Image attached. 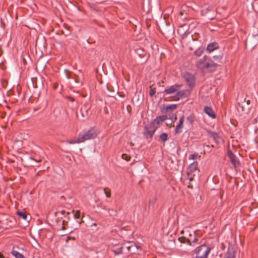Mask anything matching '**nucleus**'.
Returning a JSON list of instances; mask_svg holds the SVG:
<instances>
[{"mask_svg": "<svg viewBox=\"0 0 258 258\" xmlns=\"http://www.w3.org/2000/svg\"><path fill=\"white\" fill-rule=\"evenodd\" d=\"M184 120V116L182 115L179 119V123L176 125V128L175 129V133L176 134H179L182 132L181 128L183 127V123Z\"/></svg>", "mask_w": 258, "mask_h": 258, "instance_id": "4468645a", "label": "nucleus"}, {"mask_svg": "<svg viewBox=\"0 0 258 258\" xmlns=\"http://www.w3.org/2000/svg\"><path fill=\"white\" fill-rule=\"evenodd\" d=\"M68 100L72 102H73L75 101V99L72 97H70V96L68 97Z\"/></svg>", "mask_w": 258, "mask_h": 258, "instance_id": "58836bf2", "label": "nucleus"}, {"mask_svg": "<svg viewBox=\"0 0 258 258\" xmlns=\"http://www.w3.org/2000/svg\"><path fill=\"white\" fill-rule=\"evenodd\" d=\"M41 42H42V43H43V45L44 47L45 46L46 44V40L45 39L44 37H43L41 39H37L36 40V45H38V44H39Z\"/></svg>", "mask_w": 258, "mask_h": 258, "instance_id": "a878e982", "label": "nucleus"}, {"mask_svg": "<svg viewBox=\"0 0 258 258\" xmlns=\"http://www.w3.org/2000/svg\"><path fill=\"white\" fill-rule=\"evenodd\" d=\"M180 15H183V13H182V12H180Z\"/></svg>", "mask_w": 258, "mask_h": 258, "instance_id": "8fccbe9b", "label": "nucleus"}, {"mask_svg": "<svg viewBox=\"0 0 258 258\" xmlns=\"http://www.w3.org/2000/svg\"><path fill=\"white\" fill-rule=\"evenodd\" d=\"M187 187L189 188H192V185L190 184V183H189L188 185H187Z\"/></svg>", "mask_w": 258, "mask_h": 258, "instance_id": "a19ab883", "label": "nucleus"}, {"mask_svg": "<svg viewBox=\"0 0 258 258\" xmlns=\"http://www.w3.org/2000/svg\"><path fill=\"white\" fill-rule=\"evenodd\" d=\"M257 122V118L254 119L253 123H256Z\"/></svg>", "mask_w": 258, "mask_h": 258, "instance_id": "49530a36", "label": "nucleus"}, {"mask_svg": "<svg viewBox=\"0 0 258 258\" xmlns=\"http://www.w3.org/2000/svg\"><path fill=\"white\" fill-rule=\"evenodd\" d=\"M198 162L195 161L189 165V166H188V167L187 169V171H188L189 172L195 173L197 170H198Z\"/></svg>", "mask_w": 258, "mask_h": 258, "instance_id": "a211bd4d", "label": "nucleus"}, {"mask_svg": "<svg viewBox=\"0 0 258 258\" xmlns=\"http://www.w3.org/2000/svg\"><path fill=\"white\" fill-rule=\"evenodd\" d=\"M222 55H214L213 56V58L215 60L220 61L222 59Z\"/></svg>", "mask_w": 258, "mask_h": 258, "instance_id": "473e14b6", "label": "nucleus"}, {"mask_svg": "<svg viewBox=\"0 0 258 258\" xmlns=\"http://www.w3.org/2000/svg\"><path fill=\"white\" fill-rule=\"evenodd\" d=\"M124 248V244L117 243L113 245L111 248V251L115 255L123 253V249Z\"/></svg>", "mask_w": 258, "mask_h": 258, "instance_id": "9d476101", "label": "nucleus"}, {"mask_svg": "<svg viewBox=\"0 0 258 258\" xmlns=\"http://www.w3.org/2000/svg\"><path fill=\"white\" fill-rule=\"evenodd\" d=\"M195 119V115L194 113H191L187 117L186 120L189 125L192 126L194 124Z\"/></svg>", "mask_w": 258, "mask_h": 258, "instance_id": "aec40b11", "label": "nucleus"}, {"mask_svg": "<svg viewBox=\"0 0 258 258\" xmlns=\"http://www.w3.org/2000/svg\"><path fill=\"white\" fill-rule=\"evenodd\" d=\"M59 213H60L62 215H64L65 213H66V211L64 210H62L60 212H59V211L56 212L55 213V214L56 215L57 214H59Z\"/></svg>", "mask_w": 258, "mask_h": 258, "instance_id": "e433bc0d", "label": "nucleus"}, {"mask_svg": "<svg viewBox=\"0 0 258 258\" xmlns=\"http://www.w3.org/2000/svg\"><path fill=\"white\" fill-rule=\"evenodd\" d=\"M197 68L203 72H213L215 71L219 65L215 62L211 58L205 55L196 62Z\"/></svg>", "mask_w": 258, "mask_h": 258, "instance_id": "f03ea898", "label": "nucleus"}, {"mask_svg": "<svg viewBox=\"0 0 258 258\" xmlns=\"http://www.w3.org/2000/svg\"><path fill=\"white\" fill-rule=\"evenodd\" d=\"M184 231L183 230H181V231H180V234H184Z\"/></svg>", "mask_w": 258, "mask_h": 258, "instance_id": "a18cd8bd", "label": "nucleus"}, {"mask_svg": "<svg viewBox=\"0 0 258 258\" xmlns=\"http://www.w3.org/2000/svg\"><path fill=\"white\" fill-rule=\"evenodd\" d=\"M82 116H85L83 113H82Z\"/></svg>", "mask_w": 258, "mask_h": 258, "instance_id": "3c124183", "label": "nucleus"}, {"mask_svg": "<svg viewBox=\"0 0 258 258\" xmlns=\"http://www.w3.org/2000/svg\"><path fill=\"white\" fill-rule=\"evenodd\" d=\"M191 91L192 90H190L189 89L181 90H178L176 93L175 97L178 99L187 98L190 96Z\"/></svg>", "mask_w": 258, "mask_h": 258, "instance_id": "6e6552de", "label": "nucleus"}, {"mask_svg": "<svg viewBox=\"0 0 258 258\" xmlns=\"http://www.w3.org/2000/svg\"><path fill=\"white\" fill-rule=\"evenodd\" d=\"M156 88H153V85L150 87L149 95L150 96L153 97L156 94Z\"/></svg>", "mask_w": 258, "mask_h": 258, "instance_id": "bb28decb", "label": "nucleus"}, {"mask_svg": "<svg viewBox=\"0 0 258 258\" xmlns=\"http://www.w3.org/2000/svg\"><path fill=\"white\" fill-rule=\"evenodd\" d=\"M206 132L211 136V137L213 139L214 141L218 143L219 142V135L216 132H212L209 130H206Z\"/></svg>", "mask_w": 258, "mask_h": 258, "instance_id": "6ab92c4d", "label": "nucleus"}, {"mask_svg": "<svg viewBox=\"0 0 258 258\" xmlns=\"http://www.w3.org/2000/svg\"><path fill=\"white\" fill-rule=\"evenodd\" d=\"M2 54H3V51H1L0 52V56H1Z\"/></svg>", "mask_w": 258, "mask_h": 258, "instance_id": "09e8293b", "label": "nucleus"}, {"mask_svg": "<svg viewBox=\"0 0 258 258\" xmlns=\"http://www.w3.org/2000/svg\"><path fill=\"white\" fill-rule=\"evenodd\" d=\"M66 223H67V222H66V221H64V220L62 221V225H63V226H62V228H61L62 230H64V229H66V228H65V227H64V225H65Z\"/></svg>", "mask_w": 258, "mask_h": 258, "instance_id": "4c0bfd02", "label": "nucleus"}, {"mask_svg": "<svg viewBox=\"0 0 258 258\" xmlns=\"http://www.w3.org/2000/svg\"><path fill=\"white\" fill-rule=\"evenodd\" d=\"M211 10V9L210 7H208L206 9H203L201 10V14L202 15H205L207 14H208V13L210 12Z\"/></svg>", "mask_w": 258, "mask_h": 258, "instance_id": "7c9ffc66", "label": "nucleus"}, {"mask_svg": "<svg viewBox=\"0 0 258 258\" xmlns=\"http://www.w3.org/2000/svg\"><path fill=\"white\" fill-rule=\"evenodd\" d=\"M227 155L229 159L230 162L232 164L234 168H236L240 166V162L238 160V159L235 156V155L231 150H228Z\"/></svg>", "mask_w": 258, "mask_h": 258, "instance_id": "0eeeda50", "label": "nucleus"}, {"mask_svg": "<svg viewBox=\"0 0 258 258\" xmlns=\"http://www.w3.org/2000/svg\"><path fill=\"white\" fill-rule=\"evenodd\" d=\"M168 139V134L167 133H162L159 136V141L162 143H164Z\"/></svg>", "mask_w": 258, "mask_h": 258, "instance_id": "412c9836", "label": "nucleus"}, {"mask_svg": "<svg viewBox=\"0 0 258 258\" xmlns=\"http://www.w3.org/2000/svg\"><path fill=\"white\" fill-rule=\"evenodd\" d=\"M0 258H5L4 256L0 252Z\"/></svg>", "mask_w": 258, "mask_h": 258, "instance_id": "c03bdc74", "label": "nucleus"}, {"mask_svg": "<svg viewBox=\"0 0 258 258\" xmlns=\"http://www.w3.org/2000/svg\"><path fill=\"white\" fill-rule=\"evenodd\" d=\"M168 119L167 115L158 116L144 127L143 134L147 139H151L159 126Z\"/></svg>", "mask_w": 258, "mask_h": 258, "instance_id": "f257e3e1", "label": "nucleus"}, {"mask_svg": "<svg viewBox=\"0 0 258 258\" xmlns=\"http://www.w3.org/2000/svg\"><path fill=\"white\" fill-rule=\"evenodd\" d=\"M11 253L16 258H25L23 254L19 252L18 251L14 249L12 250V251H11Z\"/></svg>", "mask_w": 258, "mask_h": 258, "instance_id": "4be33fe9", "label": "nucleus"}, {"mask_svg": "<svg viewBox=\"0 0 258 258\" xmlns=\"http://www.w3.org/2000/svg\"><path fill=\"white\" fill-rule=\"evenodd\" d=\"M121 157L123 159L127 161H129L131 160L130 156L126 154H122Z\"/></svg>", "mask_w": 258, "mask_h": 258, "instance_id": "2f4dec72", "label": "nucleus"}, {"mask_svg": "<svg viewBox=\"0 0 258 258\" xmlns=\"http://www.w3.org/2000/svg\"><path fill=\"white\" fill-rule=\"evenodd\" d=\"M204 51L203 47H200L194 51V54L197 56H200Z\"/></svg>", "mask_w": 258, "mask_h": 258, "instance_id": "5701e85b", "label": "nucleus"}, {"mask_svg": "<svg viewBox=\"0 0 258 258\" xmlns=\"http://www.w3.org/2000/svg\"><path fill=\"white\" fill-rule=\"evenodd\" d=\"M97 136V133L96 130L94 128H91L84 134L80 139L82 142H83L86 140L94 139Z\"/></svg>", "mask_w": 258, "mask_h": 258, "instance_id": "423d86ee", "label": "nucleus"}, {"mask_svg": "<svg viewBox=\"0 0 258 258\" xmlns=\"http://www.w3.org/2000/svg\"><path fill=\"white\" fill-rule=\"evenodd\" d=\"M182 77L186 85L188 86V89L192 91L196 86L195 76L190 73L185 72L183 74Z\"/></svg>", "mask_w": 258, "mask_h": 258, "instance_id": "7ed1b4c3", "label": "nucleus"}, {"mask_svg": "<svg viewBox=\"0 0 258 258\" xmlns=\"http://www.w3.org/2000/svg\"><path fill=\"white\" fill-rule=\"evenodd\" d=\"M80 216V211H77L76 213L74 214V217L76 219L79 218Z\"/></svg>", "mask_w": 258, "mask_h": 258, "instance_id": "c9c22d12", "label": "nucleus"}, {"mask_svg": "<svg viewBox=\"0 0 258 258\" xmlns=\"http://www.w3.org/2000/svg\"><path fill=\"white\" fill-rule=\"evenodd\" d=\"M204 111L207 114L212 118L214 119L216 117V114L211 107L205 106L204 107Z\"/></svg>", "mask_w": 258, "mask_h": 258, "instance_id": "f3484780", "label": "nucleus"}, {"mask_svg": "<svg viewBox=\"0 0 258 258\" xmlns=\"http://www.w3.org/2000/svg\"><path fill=\"white\" fill-rule=\"evenodd\" d=\"M246 104L248 105V106H249V105L250 104V101L249 100H247L246 101Z\"/></svg>", "mask_w": 258, "mask_h": 258, "instance_id": "37998d69", "label": "nucleus"}, {"mask_svg": "<svg viewBox=\"0 0 258 258\" xmlns=\"http://www.w3.org/2000/svg\"><path fill=\"white\" fill-rule=\"evenodd\" d=\"M219 47V46L217 42H212L208 45L206 48V51L208 53H211L213 52L214 50L218 49Z\"/></svg>", "mask_w": 258, "mask_h": 258, "instance_id": "2eb2a0df", "label": "nucleus"}, {"mask_svg": "<svg viewBox=\"0 0 258 258\" xmlns=\"http://www.w3.org/2000/svg\"><path fill=\"white\" fill-rule=\"evenodd\" d=\"M108 211L109 214L111 216H116L117 214L116 210H115L113 209H109L108 210Z\"/></svg>", "mask_w": 258, "mask_h": 258, "instance_id": "c85d7f7f", "label": "nucleus"}, {"mask_svg": "<svg viewBox=\"0 0 258 258\" xmlns=\"http://www.w3.org/2000/svg\"><path fill=\"white\" fill-rule=\"evenodd\" d=\"M3 51L2 45H0V52Z\"/></svg>", "mask_w": 258, "mask_h": 258, "instance_id": "de8ad7c7", "label": "nucleus"}, {"mask_svg": "<svg viewBox=\"0 0 258 258\" xmlns=\"http://www.w3.org/2000/svg\"><path fill=\"white\" fill-rule=\"evenodd\" d=\"M182 86V84H175L169 86L165 89L164 93L166 94H170L176 93L177 91Z\"/></svg>", "mask_w": 258, "mask_h": 258, "instance_id": "9b49d317", "label": "nucleus"}, {"mask_svg": "<svg viewBox=\"0 0 258 258\" xmlns=\"http://www.w3.org/2000/svg\"><path fill=\"white\" fill-rule=\"evenodd\" d=\"M177 107L176 104H171L166 106H163L161 109V112L165 115H170L172 113V111L175 110Z\"/></svg>", "mask_w": 258, "mask_h": 258, "instance_id": "1a4fd4ad", "label": "nucleus"}, {"mask_svg": "<svg viewBox=\"0 0 258 258\" xmlns=\"http://www.w3.org/2000/svg\"><path fill=\"white\" fill-rule=\"evenodd\" d=\"M30 159H31V160H34V159H33V158H32V157H30ZM35 161L36 162H41V160H35Z\"/></svg>", "mask_w": 258, "mask_h": 258, "instance_id": "ea45409f", "label": "nucleus"}, {"mask_svg": "<svg viewBox=\"0 0 258 258\" xmlns=\"http://www.w3.org/2000/svg\"><path fill=\"white\" fill-rule=\"evenodd\" d=\"M192 235L193 234L191 233H189V235H188V237H190L192 239V240H193L194 238H192Z\"/></svg>", "mask_w": 258, "mask_h": 258, "instance_id": "79ce46f5", "label": "nucleus"}, {"mask_svg": "<svg viewBox=\"0 0 258 258\" xmlns=\"http://www.w3.org/2000/svg\"><path fill=\"white\" fill-rule=\"evenodd\" d=\"M17 214L24 220H27L28 215L25 212L18 211Z\"/></svg>", "mask_w": 258, "mask_h": 258, "instance_id": "b1692460", "label": "nucleus"}, {"mask_svg": "<svg viewBox=\"0 0 258 258\" xmlns=\"http://www.w3.org/2000/svg\"><path fill=\"white\" fill-rule=\"evenodd\" d=\"M169 118L172 122H175L177 120V116L176 114H172L171 116L169 115Z\"/></svg>", "mask_w": 258, "mask_h": 258, "instance_id": "72a5a7b5", "label": "nucleus"}, {"mask_svg": "<svg viewBox=\"0 0 258 258\" xmlns=\"http://www.w3.org/2000/svg\"><path fill=\"white\" fill-rule=\"evenodd\" d=\"M136 54L141 58H145L143 63L146 62L148 58L146 51L142 48H137L135 50Z\"/></svg>", "mask_w": 258, "mask_h": 258, "instance_id": "f8f14e48", "label": "nucleus"}, {"mask_svg": "<svg viewBox=\"0 0 258 258\" xmlns=\"http://www.w3.org/2000/svg\"><path fill=\"white\" fill-rule=\"evenodd\" d=\"M194 238L193 240L190 237H186L185 236H181L178 238V240L181 243H187L189 245H192L198 241V235L196 231H193Z\"/></svg>", "mask_w": 258, "mask_h": 258, "instance_id": "39448f33", "label": "nucleus"}, {"mask_svg": "<svg viewBox=\"0 0 258 258\" xmlns=\"http://www.w3.org/2000/svg\"><path fill=\"white\" fill-rule=\"evenodd\" d=\"M104 191L107 198H110L111 197V191L109 188L107 187L104 188Z\"/></svg>", "mask_w": 258, "mask_h": 258, "instance_id": "c756f323", "label": "nucleus"}, {"mask_svg": "<svg viewBox=\"0 0 258 258\" xmlns=\"http://www.w3.org/2000/svg\"><path fill=\"white\" fill-rule=\"evenodd\" d=\"M235 249L231 246H229L225 254L224 258H235Z\"/></svg>", "mask_w": 258, "mask_h": 258, "instance_id": "ddd939ff", "label": "nucleus"}, {"mask_svg": "<svg viewBox=\"0 0 258 258\" xmlns=\"http://www.w3.org/2000/svg\"><path fill=\"white\" fill-rule=\"evenodd\" d=\"M141 247L140 246H137L134 242H128L127 243H124V248L125 249V253L126 254L130 253V254H135L137 253L138 250L141 249Z\"/></svg>", "mask_w": 258, "mask_h": 258, "instance_id": "20e7f679", "label": "nucleus"}, {"mask_svg": "<svg viewBox=\"0 0 258 258\" xmlns=\"http://www.w3.org/2000/svg\"><path fill=\"white\" fill-rule=\"evenodd\" d=\"M198 157V154H191L189 156V159H197Z\"/></svg>", "mask_w": 258, "mask_h": 258, "instance_id": "f704fd0d", "label": "nucleus"}, {"mask_svg": "<svg viewBox=\"0 0 258 258\" xmlns=\"http://www.w3.org/2000/svg\"><path fill=\"white\" fill-rule=\"evenodd\" d=\"M186 175H187V178L188 180H189L190 181H191L194 180L195 174V173L189 172L188 171H186Z\"/></svg>", "mask_w": 258, "mask_h": 258, "instance_id": "393cba45", "label": "nucleus"}, {"mask_svg": "<svg viewBox=\"0 0 258 258\" xmlns=\"http://www.w3.org/2000/svg\"><path fill=\"white\" fill-rule=\"evenodd\" d=\"M66 142L68 143H69L70 144H76V143H82V141H81V139L80 138L76 140H67Z\"/></svg>", "mask_w": 258, "mask_h": 258, "instance_id": "cd10ccee", "label": "nucleus"}, {"mask_svg": "<svg viewBox=\"0 0 258 258\" xmlns=\"http://www.w3.org/2000/svg\"><path fill=\"white\" fill-rule=\"evenodd\" d=\"M237 109L239 112L245 114L248 113L250 107L247 106L246 108H245L242 103H238L237 106Z\"/></svg>", "mask_w": 258, "mask_h": 258, "instance_id": "dca6fc26", "label": "nucleus"}]
</instances>
